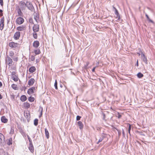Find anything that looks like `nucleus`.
Segmentation results:
<instances>
[{
	"label": "nucleus",
	"mask_w": 155,
	"mask_h": 155,
	"mask_svg": "<svg viewBox=\"0 0 155 155\" xmlns=\"http://www.w3.org/2000/svg\"><path fill=\"white\" fill-rule=\"evenodd\" d=\"M18 13L19 16H23V13L21 11V9L20 8L18 9Z\"/></svg>",
	"instance_id": "nucleus-26"
},
{
	"label": "nucleus",
	"mask_w": 155,
	"mask_h": 155,
	"mask_svg": "<svg viewBox=\"0 0 155 155\" xmlns=\"http://www.w3.org/2000/svg\"><path fill=\"white\" fill-rule=\"evenodd\" d=\"M2 10L1 9H0V16H3Z\"/></svg>",
	"instance_id": "nucleus-47"
},
{
	"label": "nucleus",
	"mask_w": 155,
	"mask_h": 155,
	"mask_svg": "<svg viewBox=\"0 0 155 155\" xmlns=\"http://www.w3.org/2000/svg\"><path fill=\"white\" fill-rule=\"evenodd\" d=\"M131 125L130 124H129L128 129V133H129V134L130 135H131L130 131V130H131Z\"/></svg>",
	"instance_id": "nucleus-32"
},
{
	"label": "nucleus",
	"mask_w": 155,
	"mask_h": 155,
	"mask_svg": "<svg viewBox=\"0 0 155 155\" xmlns=\"http://www.w3.org/2000/svg\"><path fill=\"white\" fill-rule=\"evenodd\" d=\"M2 86V83L0 81V87H1Z\"/></svg>",
	"instance_id": "nucleus-56"
},
{
	"label": "nucleus",
	"mask_w": 155,
	"mask_h": 155,
	"mask_svg": "<svg viewBox=\"0 0 155 155\" xmlns=\"http://www.w3.org/2000/svg\"><path fill=\"white\" fill-rule=\"evenodd\" d=\"M114 8L115 10V14L116 15V8L114 7Z\"/></svg>",
	"instance_id": "nucleus-54"
},
{
	"label": "nucleus",
	"mask_w": 155,
	"mask_h": 155,
	"mask_svg": "<svg viewBox=\"0 0 155 155\" xmlns=\"http://www.w3.org/2000/svg\"><path fill=\"white\" fill-rule=\"evenodd\" d=\"M35 58L34 56H31V61H34L35 60Z\"/></svg>",
	"instance_id": "nucleus-41"
},
{
	"label": "nucleus",
	"mask_w": 155,
	"mask_h": 155,
	"mask_svg": "<svg viewBox=\"0 0 155 155\" xmlns=\"http://www.w3.org/2000/svg\"><path fill=\"white\" fill-rule=\"evenodd\" d=\"M54 86L55 87V89H58V87H57V80L55 81V83L54 84Z\"/></svg>",
	"instance_id": "nucleus-36"
},
{
	"label": "nucleus",
	"mask_w": 155,
	"mask_h": 155,
	"mask_svg": "<svg viewBox=\"0 0 155 155\" xmlns=\"http://www.w3.org/2000/svg\"><path fill=\"white\" fill-rule=\"evenodd\" d=\"M19 44L17 43H15L14 42H11L9 44V46L13 48H15L17 47Z\"/></svg>",
	"instance_id": "nucleus-5"
},
{
	"label": "nucleus",
	"mask_w": 155,
	"mask_h": 155,
	"mask_svg": "<svg viewBox=\"0 0 155 155\" xmlns=\"http://www.w3.org/2000/svg\"><path fill=\"white\" fill-rule=\"evenodd\" d=\"M21 133L24 137H26V134L23 130H21Z\"/></svg>",
	"instance_id": "nucleus-35"
},
{
	"label": "nucleus",
	"mask_w": 155,
	"mask_h": 155,
	"mask_svg": "<svg viewBox=\"0 0 155 155\" xmlns=\"http://www.w3.org/2000/svg\"><path fill=\"white\" fill-rule=\"evenodd\" d=\"M102 115H103V119L104 120L105 118V115L104 113H103Z\"/></svg>",
	"instance_id": "nucleus-49"
},
{
	"label": "nucleus",
	"mask_w": 155,
	"mask_h": 155,
	"mask_svg": "<svg viewBox=\"0 0 155 155\" xmlns=\"http://www.w3.org/2000/svg\"><path fill=\"white\" fill-rule=\"evenodd\" d=\"M145 16H146L147 19L148 20V21H149V22L152 23H154V22L153 21V20H151L149 18V16L147 14H146Z\"/></svg>",
	"instance_id": "nucleus-24"
},
{
	"label": "nucleus",
	"mask_w": 155,
	"mask_h": 155,
	"mask_svg": "<svg viewBox=\"0 0 155 155\" xmlns=\"http://www.w3.org/2000/svg\"><path fill=\"white\" fill-rule=\"evenodd\" d=\"M143 61L146 64H148L147 60V57L145 56L141 58Z\"/></svg>",
	"instance_id": "nucleus-21"
},
{
	"label": "nucleus",
	"mask_w": 155,
	"mask_h": 155,
	"mask_svg": "<svg viewBox=\"0 0 155 155\" xmlns=\"http://www.w3.org/2000/svg\"><path fill=\"white\" fill-rule=\"evenodd\" d=\"M117 131L118 132V136H120L121 135V131L118 130L117 129Z\"/></svg>",
	"instance_id": "nucleus-42"
},
{
	"label": "nucleus",
	"mask_w": 155,
	"mask_h": 155,
	"mask_svg": "<svg viewBox=\"0 0 155 155\" xmlns=\"http://www.w3.org/2000/svg\"><path fill=\"white\" fill-rule=\"evenodd\" d=\"M42 111H43V109H42L41 111V115L39 116L40 117V116H41L42 115Z\"/></svg>",
	"instance_id": "nucleus-55"
},
{
	"label": "nucleus",
	"mask_w": 155,
	"mask_h": 155,
	"mask_svg": "<svg viewBox=\"0 0 155 155\" xmlns=\"http://www.w3.org/2000/svg\"><path fill=\"white\" fill-rule=\"evenodd\" d=\"M27 136L29 140V142L30 144H31L32 143V142L31 139L30 138L29 136L28 135H27Z\"/></svg>",
	"instance_id": "nucleus-37"
},
{
	"label": "nucleus",
	"mask_w": 155,
	"mask_h": 155,
	"mask_svg": "<svg viewBox=\"0 0 155 155\" xmlns=\"http://www.w3.org/2000/svg\"><path fill=\"white\" fill-rule=\"evenodd\" d=\"M60 87H62V84H61V85H60Z\"/></svg>",
	"instance_id": "nucleus-61"
},
{
	"label": "nucleus",
	"mask_w": 155,
	"mask_h": 155,
	"mask_svg": "<svg viewBox=\"0 0 155 155\" xmlns=\"http://www.w3.org/2000/svg\"><path fill=\"white\" fill-rule=\"evenodd\" d=\"M12 88L14 89V90H16L17 89V85L15 84H13L12 85Z\"/></svg>",
	"instance_id": "nucleus-28"
},
{
	"label": "nucleus",
	"mask_w": 155,
	"mask_h": 155,
	"mask_svg": "<svg viewBox=\"0 0 155 155\" xmlns=\"http://www.w3.org/2000/svg\"><path fill=\"white\" fill-rule=\"evenodd\" d=\"M38 123V120L37 119H35L34 120V124L35 126H36Z\"/></svg>",
	"instance_id": "nucleus-29"
},
{
	"label": "nucleus",
	"mask_w": 155,
	"mask_h": 155,
	"mask_svg": "<svg viewBox=\"0 0 155 155\" xmlns=\"http://www.w3.org/2000/svg\"><path fill=\"white\" fill-rule=\"evenodd\" d=\"M14 132V129L12 127L11 128L10 133V134H13Z\"/></svg>",
	"instance_id": "nucleus-39"
},
{
	"label": "nucleus",
	"mask_w": 155,
	"mask_h": 155,
	"mask_svg": "<svg viewBox=\"0 0 155 155\" xmlns=\"http://www.w3.org/2000/svg\"><path fill=\"white\" fill-rule=\"evenodd\" d=\"M35 81L34 79L31 78L29 80L28 82V84L30 86H32L35 83Z\"/></svg>",
	"instance_id": "nucleus-9"
},
{
	"label": "nucleus",
	"mask_w": 155,
	"mask_h": 155,
	"mask_svg": "<svg viewBox=\"0 0 155 155\" xmlns=\"http://www.w3.org/2000/svg\"><path fill=\"white\" fill-rule=\"evenodd\" d=\"M81 118V117L80 116H79L78 115L76 117V120H80Z\"/></svg>",
	"instance_id": "nucleus-40"
},
{
	"label": "nucleus",
	"mask_w": 155,
	"mask_h": 155,
	"mask_svg": "<svg viewBox=\"0 0 155 155\" xmlns=\"http://www.w3.org/2000/svg\"><path fill=\"white\" fill-rule=\"evenodd\" d=\"M20 36V33L19 31L16 32L14 35V38L16 40H18Z\"/></svg>",
	"instance_id": "nucleus-8"
},
{
	"label": "nucleus",
	"mask_w": 155,
	"mask_h": 155,
	"mask_svg": "<svg viewBox=\"0 0 155 155\" xmlns=\"http://www.w3.org/2000/svg\"><path fill=\"white\" fill-rule=\"evenodd\" d=\"M123 114V113L117 112V117L118 118H120Z\"/></svg>",
	"instance_id": "nucleus-25"
},
{
	"label": "nucleus",
	"mask_w": 155,
	"mask_h": 155,
	"mask_svg": "<svg viewBox=\"0 0 155 155\" xmlns=\"http://www.w3.org/2000/svg\"><path fill=\"white\" fill-rule=\"evenodd\" d=\"M103 138H100L98 140V142L97 143V144H98L99 143L101 142L103 140Z\"/></svg>",
	"instance_id": "nucleus-44"
},
{
	"label": "nucleus",
	"mask_w": 155,
	"mask_h": 155,
	"mask_svg": "<svg viewBox=\"0 0 155 155\" xmlns=\"http://www.w3.org/2000/svg\"><path fill=\"white\" fill-rule=\"evenodd\" d=\"M12 144V138H10V139H9V140H8V141L7 142V144L8 145H10L11 144Z\"/></svg>",
	"instance_id": "nucleus-33"
},
{
	"label": "nucleus",
	"mask_w": 155,
	"mask_h": 155,
	"mask_svg": "<svg viewBox=\"0 0 155 155\" xmlns=\"http://www.w3.org/2000/svg\"><path fill=\"white\" fill-rule=\"evenodd\" d=\"M26 29L24 25H21L19 26L17 28V30L18 31H22L25 30Z\"/></svg>",
	"instance_id": "nucleus-11"
},
{
	"label": "nucleus",
	"mask_w": 155,
	"mask_h": 155,
	"mask_svg": "<svg viewBox=\"0 0 155 155\" xmlns=\"http://www.w3.org/2000/svg\"><path fill=\"white\" fill-rule=\"evenodd\" d=\"M141 58L143 57L144 56H145L144 54L142 52H141Z\"/></svg>",
	"instance_id": "nucleus-50"
},
{
	"label": "nucleus",
	"mask_w": 155,
	"mask_h": 155,
	"mask_svg": "<svg viewBox=\"0 0 155 155\" xmlns=\"http://www.w3.org/2000/svg\"><path fill=\"white\" fill-rule=\"evenodd\" d=\"M137 77L139 78H141L143 76V75L140 72L137 74Z\"/></svg>",
	"instance_id": "nucleus-22"
},
{
	"label": "nucleus",
	"mask_w": 155,
	"mask_h": 155,
	"mask_svg": "<svg viewBox=\"0 0 155 155\" xmlns=\"http://www.w3.org/2000/svg\"><path fill=\"white\" fill-rule=\"evenodd\" d=\"M12 78L15 81H17L18 78V77L16 75L15 71H13L11 73Z\"/></svg>",
	"instance_id": "nucleus-2"
},
{
	"label": "nucleus",
	"mask_w": 155,
	"mask_h": 155,
	"mask_svg": "<svg viewBox=\"0 0 155 155\" xmlns=\"http://www.w3.org/2000/svg\"><path fill=\"white\" fill-rule=\"evenodd\" d=\"M34 99H35L34 97L31 96L29 97V98H28V101L31 102L34 101Z\"/></svg>",
	"instance_id": "nucleus-27"
},
{
	"label": "nucleus",
	"mask_w": 155,
	"mask_h": 155,
	"mask_svg": "<svg viewBox=\"0 0 155 155\" xmlns=\"http://www.w3.org/2000/svg\"><path fill=\"white\" fill-rule=\"evenodd\" d=\"M6 62L8 65L12 64V59L8 56H6Z\"/></svg>",
	"instance_id": "nucleus-4"
},
{
	"label": "nucleus",
	"mask_w": 155,
	"mask_h": 155,
	"mask_svg": "<svg viewBox=\"0 0 155 155\" xmlns=\"http://www.w3.org/2000/svg\"><path fill=\"white\" fill-rule=\"evenodd\" d=\"M4 20L3 18H1V24H4Z\"/></svg>",
	"instance_id": "nucleus-46"
},
{
	"label": "nucleus",
	"mask_w": 155,
	"mask_h": 155,
	"mask_svg": "<svg viewBox=\"0 0 155 155\" xmlns=\"http://www.w3.org/2000/svg\"><path fill=\"white\" fill-rule=\"evenodd\" d=\"M141 135H144V134H141Z\"/></svg>",
	"instance_id": "nucleus-63"
},
{
	"label": "nucleus",
	"mask_w": 155,
	"mask_h": 155,
	"mask_svg": "<svg viewBox=\"0 0 155 155\" xmlns=\"http://www.w3.org/2000/svg\"><path fill=\"white\" fill-rule=\"evenodd\" d=\"M27 93L31 95L32 94H33L34 93V91H33L32 89L30 88L28 90Z\"/></svg>",
	"instance_id": "nucleus-20"
},
{
	"label": "nucleus",
	"mask_w": 155,
	"mask_h": 155,
	"mask_svg": "<svg viewBox=\"0 0 155 155\" xmlns=\"http://www.w3.org/2000/svg\"><path fill=\"white\" fill-rule=\"evenodd\" d=\"M35 20L37 22V19H36V18H35Z\"/></svg>",
	"instance_id": "nucleus-62"
},
{
	"label": "nucleus",
	"mask_w": 155,
	"mask_h": 155,
	"mask_svg": "<svg viewBox=\"0 0 155 155\" xmlns=\"http://www.w3.org/2000/svg\"><path fill=\"white\" fill-rule=\"evenodd\" d=\"M28 113L26 114L25 117L27 118V119H28H28L30 117L29 116V115H28Z\"/></svg>",
	"instance_id": "nucleus-45"
},
{
	"label": "nucleus",
	"mask_w": 155,
	"mask_h": 155,
	"mask_svg": "<svg viewBox=\"0 0 155 155\" xmlns=\"http://www.w3.org/2000/svg\"><path fill=\"white\" fill-rule=\"evenodd\" d=\"M29 149L31 153H33L34 152V149L32 143L31 144H30Z\"/></svg>",
	"instance_id": "nucleus-18"
},
{
	"label": "nucleus",
	"mask_w": 155,
	"mask_h": 155,
	"mask_svg": "<svg viewBox=\"0 0 155 155\" xmlns=\"http://www.w3.org/2000/svg\"><path fill=\"white\" fill-rule=\"evenodd\" d=\"M117 21H122V19L120 18V15L119 14L118 11L117 10Z\"/></svg>",
	"instance_id": "nucleus-15"
},
{
	"label": "nucleus",
	"mask_w": 155,
	"mask_h": 155,
	"mask_svg": "<svg viewBox=\"0 0 155 155\" xmlns=\"http://www.w3.org/2000/svg\"><path fill=\"white\" fill-rule=\"evenodd\" d=\"M33 45L34 47L37 48L39 45V42L38 41H35L33 42Z\"/></svg>",
	"instance_id": "nucleus-12"
},
{
	"label": "nucleus",
	"mask_w": 155,
	"mask_h": 155,
	"mask_svg": "<svg viewBox=\"0 0 155 155\" xmlns=\"http://www.w3.org/2000/svg\"><path fill=\"white\" fill-rule=\"evenodd\" d=\"M26 7L30 10L31 11H33L34 10V8L32 4L29 2H26Z\"/></svg>",
	"instance_id": "nucleus-1"
},
{
	"label": "nucleus",
	"mask_w": 155,
	"mask_h": 155,
	"mask_svg": "<svg viewBox=\"0 0 155 155\" xmlns=\"http://www.w3.org/2000/svg\"><path fill=\"white\" fill-rule=\"evenodd\" d=\"M136 65L137 66H138V60H137V62H136Z\"/></svg>",
	"instance_id": "nucleus-52"
},
{
	"label": "nucleus",
	"mask_w": 155,
	"mask_h": 155,
	"mask_svg": "<svg viewBox=\"0 0 155 155\" xmlns=\"http://www.w3.org/2000/svg\"><path fill=\"white\" fill-rule=\"evenodd\" d=\"M77 124L79 127V128L81 130L83 128L84 126L82 122L81 121H79L77 122Z\"/></svg>",
	"instance_id": "nucleus-14"
},
{
	"label": "nucleus",
	"mask_w": 155,
	"mask_h": 155,
	"mask_svg": "<svg viewBox=\"0 0 155 155\" xmlns=\"http://www.w3.org/2000/svg\"><path fill=\"white\" fill-rule=\"evenodd\" d=\"M88 63H87V66H86L85 65V67H87V65H88Z\"/></svg>",
	"instance_id": "nucleus-60"
},
{
	"label": "nucleus",
	"mask_w": 155,
	"mask_h": 155,
	"mask_svg": "<svg viewBox=\"0 0 155 155\" xmlns=\"http://www.w3.org/2000/svg\"><path fill=\"white\" fill-rule=\"evenodd\" d=\"M33 30L34 32H38L39 30V26L38 25H34L33 27Z\"/></svg>",
	"instance_id": "nucleus-7"
},
{
	"label": "nucleus",
	"mask_w": 155,
	"mask_h": 155,
	"mask_svg": "<svg viewBox=\"0 0 155 155\" xmlns=\"http://www.w3.org/2000/svg\"><path fill=\"white\" fill-rule=\"evenodd\" d=\"M33 90V91H34V90H35L36 89V87H32L31 88Z\"/></svg>",
	"instance_id": "nucleus-51"
},
{
	"label": "nucleus",
	"mask_w": 155,
	"mask_h": 155,
	"mask_svg": "<svg viewBox=\"0 0 155 155\" xmlns=\"http://www.w3.org/2000/svg\"><path fill=\"white\" fill-rule=\"evenodd\" d=\"M45 135L47 138L48 139L49 137V133L46 128L45 129Z\"/></svg>",
	"instance_id": "nucleus-19"
},
{
	"label": "nucleus",
	"mask_w": 155,
	"mask_h": 155,
	"mask_svg": "<svg viewBox=\"0 0 155 155\" xmlns=\"http://www.w3.org/2000/svg\"><path fill=\"white\" fill-rule=\"evenodd\" d=\"M24 106L25 108H28L30 107V104L28 103H24Z\"/></svg>",
	"instance_id": "nucleus-23"
},
{
	"label": "nucleus",
	"mask_w": 155,
	"mask_h": 155,
	"mask_svg": "<svg viewBox=\"0 0 155 155\" xmlns=\"http://www.w3.org/2000/svg\"><path fill=\"white\" fill-rule=\"evenodd\" d=\"M5 141V137L4 135L0 133V143H4Z\"/></svg>",
	"instance_id": "nucleus-10"
},
{
	"label": "nucleus",
	"mask_w": 155,
	"mask_h": 155,
	"mask_svg": "<svg viewBox=\"0 0 155 155\" xmlns=\"http://www.w3.org/2000/svg\"><path fill=\"white\" fill-rule=\"evenodd\" d=\"M122 134H123L124 136V134H124V130H122Z\"/></svg>",
	"instance_id": "nucleus-57"
},
{
	"label": "nucleus",
	"mask_w": 155,
	"mask_h": 155,
	"mask_svg": "<svg viewBox=\"0 0 155 155\" xmlns=\"http://www.w3.org/2000/svg\"><path fill=\"white\" fill-rule=\"evenodd\" d=\"M8 155V153H5V154H3V155Z\"/></svg>",
	"instance_id": "nucleus-59"
},
{
	"label": "nucleus",
	"mask_w": 155,
	"mask_h": 155,
	"mask_svg": "<svg viewBox=\"0 0 155 155\" xmlns=\"http://www.w3.org/2000/svg\"><path fill=\"white\" fill-rule=\"evenodd\" d=\"M12 58H13V60L14 61H18V58L17 57H12Z\"/></svg>",
	"instance_id": "nucleus-43"
},
{
	"label": "nucleus",
	"mask_w": 155,
	"mask_h": 155,
	"mask_svg": "<svg viewBox=\"0 0 155 155\" xmlns=\"http://www.w3.org/2000/svg\"><path fill=\"white\" fill-rule=\"evenodd\" d=\"M36 69L34 66L31 67L29 69V71L31 73H33L36 71Z\"/></svg>",
	"instance_id": "nucleus-13"
},
{
	"label": "nucleus",
	"mask_w": 155,
	"mask_h": 155,
	"mask_svg": "<svg viewBox=\"0 0 155 155\" xmlns=\"http://www.w3.org/2000/svg\"><path fill=\"white\" fill-rule=\"evenodd\" d=\"M96 67H95L93 68V69H92V71L93 72H94L95 71V69Z\"/></svg>",
	"instance_id": "nucleus-53"
},
{
	"label": "nucleus",
	"mask_w": 155,
	"mask_h": 155,
	"mask_svg": "<svg viewBox=\"0 0 155 155\" xmlns=\"http://www.w3.org/2000/svg\"><path fill=\"white\" fill-rule=\"evenodd\" d=\"M19 8L22 10H25L26 7V3H25L23 1H21L19 2Z\"/></svg>",
	"instance_id": "nucleus-3"
},
{
	"label": "nucleus",
	"mask_w": 155,
	"mask_h": 155,
	"mask_svg": "<svg viewBox=\"0 0 155 155\" xmlns=\"http://www.w3.org/2000/svg\"><path fill=\"white\" fill-rule=\"evenodd\" d=\"M14 52L12 51H11L9 52V55L11 58H12L14 55Z\"/></svg>",
	"instance_id": "nucleus-30"
},
{
	"label": "nucleus",
	"mask_w": 155,
	"mask_h": 155,
	"mask_svg": "<svg viewBox=\"0 0 155 155\" xmlns=\"http://www.w3.org/2000/svg\"><path fill=\"white\" fill-rule=\"evenodd\" d=\"M33 35L34 38L35 39H37V34L36 32H34L33 34Z\"/></svg>",
	"instance_id": "nucleus-34"
},
{
	"label": "nucleus",
	"mask_w": 155,
	"mask_h": 155,
	"mask_svg": "<svg viewBox=\"0 0 155 155\" xmlns=\"http://www.w3.org/2000/svg\"><path fill=\"white\" fill-rule=\"evenodd\" d=\"M0 4L1 6H3V0H0Z\"/></svg>",
	"instance_id": "nucleus-48"
},
{
	"label": "nucleus",
	"mask_w": 155,
	"mask_h": 155,
	"mask_svg": "<svg viewBox=\"0 0 155 155\" xmlns=\"http://www.w3.org/2000/svg\"><path fill=\"white\" fill-rule=\"evenodd\" d=\"M27 99V97L25 95H22L20 97V100L22 102L25 101Z\"/></svg>",
	"instance_id": "nucleus-17"
},
{
	"label": "nucleus",
	"mask_w": 155,
	"mask_h": 155,
	"mask_svg": "<svg viewBox=\"0 0 155 155\" xmlns=\"http://www.w3.org/2000/svg\"><path fill=\"white\" fill-rule=\"evenodd\" d=\"M137 54H138L139 56H140V54L139 52H138Z\"/></svg>",
	"instance_id": "nucleus-58"
},
{
	"label": "nucleus",
	"mask_w": 155,
	"mask_h": 155,
	"mask_svg": "<svg viewBox=\"0 0 155 155\" xmlns=\"http://www.w3.org/2000/svg\"><path fill=\"white\" fill-rule=\"evenodd\" d=\"M34 52L36 54H38L40 53V51L39 49H37L34 51Z\"/></svg>",
	"instance_id": "nucleus-31"
},
{
	"label": "nucleus",
	"mask_w": 155,
	"mask_h": 155,
	"mask_svg": "<svg viewBox=\"0 0 155 155\" xmlns=\"http://www.w3.org/2000/svg\"><path fill=\"white\" fill-rule=\"evenodd\" d=\"M24 21V19L21 17H19L16 20V22L19 25H21L22 24Z\"/></svg>",
	"instance_id": "nucleus-6"
},
{
	"label": "nucleus",
	"mask_w": 155,
	"mask_h": 155,
	"mask_svg": "<svg viewBox=\"0 0 155 155\" xmlns=\"http://www.w3.org/2000/svg\"><path fill=\"white\" fill-rule=\"evenodd\" d=\"M1 121L4 123H6L8 121V119L4 116H3L1 117Z\"/></svg>",
	"instance_id": "nucleus-16"
},
{
	"label": "nucleus",
	"mask_w": 155,
	"mask_h": 155,
	"mask_svg": "<svg viewBox=\"0 0 155 155\" xmlns=\"http://www.w3.org/2000/svg\"><path fill=\"white\" fill-rule=\"evenodd\" d=\"M4 24H0V29L2 30L4 28Z\"/></svg>",
	"instance_id": "nucleus-38"
}]
</instances>
